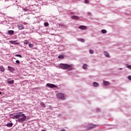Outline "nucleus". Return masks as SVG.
Returning a JSON list of instances; mask_svg holds the SVG:
<instances>
[{
    "mask_svg": "<svg viewBox=\"0 0 131 131\" xmlns=\"http://www.w3.org/2000/svg\"><path fill=\"white\" fill-rule=\"evenodd\" d=\"M25 119H26V116H25V115L22 112L18 113V122H22L23 121H25Z\"/></svg>",
    "mask_w": 131,
    "mask_h": 131,
    "instance_id": "f257e3e1",
    "label": "nucleus"
},
{
    "mask_svg": "<svg viewBox=\"0 0 131 131\" xmlns=\"http://www.w3.org/2000/svg\"><path fill=\"white\" fill-rule=\"evenodd\" d=\"M56 96L58 99L64 100L65 99V95L62 93H58L56 94Z\"/></svg>",
    "mask_w": 131,
    "mask_h": 131,
    "instance_id": "f03ea898",
    "label": "nucleus"
},
{
    "mask_svg": "<svg viewBox=\"0 0 131 131\" xmlns=\"http://www.w3.org/2000/svg\"><path fill=\"white\" fill-rule=\"evenodd\" d=\"M46 86L48 88H50V89H54L55 88H58L56 85H55L54 84H51V83H47L46 85Z\"/></svg>",
    "mask_w": 131,
    "mask_h": 131,
    "instance_id": "7ed1b4c3",
    "label": "nucleus"
},
{
    "mask_svg": "<svg viewBox=\"0 0 131 131\" xmlns=\"http://www.w3.org/2000/svg\"><path fill=\"white\" fill-rule=\"evenodd\" d=\"M66 69L67 70H72V69H73V67L72 65L66 64Z\"/></svg>",
    "mask_w": 131,
    "mask_h": 131,
    "instance_id": "20e7f679",
    "label": "nucleus"
},
{
    "mask_svg": "<svg viewBox=\"0 0 131 131\" xmlns=\"http://www.w3.org/2000/svg\"><path fill=\"white\" fill-rule=\"evenodd\" d=\"M95 127H96V125L90 124L86 127V129H92V128H94Z\"/></svg>",
    "mask_w": 131,
    "mask_h": 131,
    "instance_id": "39448f33",
    "label": "nucleus"
},
{
    "mask_svg": "<svg viewBox=\"0 0 131 131\" xmlns=\"http://www.w3.org/2000/svg\"><path fill=\"white\" fill-rule=\"evenodd\" d=\"M79 28L82 30H86L88 29V27L85 26H80L79 27Z\"/></svg>",
    "mask_w": 131,
    "mask_h": 131,
    "instance_id": "423d86ee",
    "label": "nucleus"
},
{
    "mask_svg": "<svg viewBox=\"0 0 131 131\" xmlns=\"http://www.w3.org/2000/svg\"><path fill=\"white\" fill-rule=\"evenodd\" d=\"M59 67L62 69H66V64L61 63L59 64Z\"/></svg>",
    "mask_w": 131,
    "mask_h": 131,
    "instance_id": "0eeeda50",
    "label": "nucleus"
},
{
    "mask_svg": "<svg viewBox=\"0 0 131 131\" xmlns=\"http://www.w3.org/2000/svg\"><path fill=\"white\" fill-rule=\"evenodd\" d=\"M8 68L9 70H10V71H11V72H14V71H15V69H14V68H13L11 66H8Z\"/></svg>",
    "mask_w": 131,
    "mask_h": 131,
    "instance_id": "6e6552de",
    "label": "nucleus"
},
{
    "mask_svg": "<svg viewBox=\"0 0 131 131\" xmlns=\"http://www.w3.org/2000/svg\"><path fill=\"white\" fill-rule=\"evenodd\" d=\"M8 83H9L10 84H13L14 83V80H11V79H8L7 80Z\"/></svg>",
    "mask_w": 131,
    "mask_h": 131,
    "instance_id": "1a4fd4ad",
    "label": "nucleus"
},
{
    "mask_svg": "<svg viewBox=\"0 0 131 131\" xmlns=\"http://www.w3.org/2000/svg\"><path fill=\"white\" fill-rule=\"evenodd\" d=\"M103 84L105 86H107L108 85H110V82L109 81H103Z\"/></svg>",
    "mask_w": 131,
    "mask_h": 131,
    "instance_id": "9d476101",
    "label": "nucleus"
},
{
    "mask_svg": "<svg viewBox=\"0 0 131 131\" xmlns=\"http://www.w3.org/2000/svg\"><path fill=\"white\" fill-rule=\"evenodd\" d=\"M104 56H105V57H107V58H110V54H109V53L107 52L104 51Z\"/></svg>",
    "mask_w": 131,
    "mask_h": 131,
    "instance_id": "9b49d317",
    "label": "nucleus"
},
{
    "mask_svg": "<svg viewBox=\"0 0 131 131\" xmlns=\"http://www.w3.org/2000/svg\"><path fill=\"white\" fill-rule=\"evenodd\" d=\"M40 105L42 107V108H46V104H45V103H43L42 101L40 102Z\"/></svg>",
    "mask_w": 131,
    "mask_h": 131,
    "instance_id": "f8f14e48",
    "label": "nucleus"
},
{
    "mask_svg": "<svg viewBox=\"0 0 131 131\" xmlns=\"http://www.w3.org/2000/svg\"><path fill=\"white\" fill-rule=\"evenodd\" d=\"M72 19H74V20H78L79 19V17L78 16L73 15L72 16Z\"/></svg>",
    "mask_w": 131,
    "mask_h": 131,
    "instance_id": "ddd939ff",
    "label": "nucleus"
},
{
    "mask_svg": "<svg viewBox=\"0 0 131 131\" xmlns=\"http://www.w3.org/2000/svg\"><path fill=\"white\" fill-rule=\"evenodd\" d=\"M8 32V34H9L10 35H13V34H14V31L13 30H9Z\"/></svg>",
    "mask_w": 131,
    "mask_h": 131,
    "instance_id": "4468645a",
    "label": "nucleus"
},
{
    "mask_svg": "<svg viewBox=\"0 0 131 131\" xmlns=\"http://www.w3.org/2000/svg\"><path fill=\"white\" fill-rule=\"evenodd\" d=\"M18 29H20V30H22V29H24V26L23 25H19L18 27Z\"/></svg>",
    "mask_w": 131,
    "mask_h": 131,
    "instance_id": "2eb2a0df",
    "label": "nucleus"
},
{
    "mask_svg": "<svg viewBox=\"0 0 131 131\" xmlns=\"http://www.w3.org/2000/svg\"><path fill=\"white\" fill-rule=\"evenodd\" d=\"M78 40L79 41H81V42H85V40L84 39H82V38H78Z\"/></svg>",
    "mask_w": 131,
    "mask_h": 131,
    "instance_id": "dca6fc26",
    "label": "nucleus"
},
{
    "mask_svg": "<svg viewBox=\"0 0 131 131\" xmlns=\"http://www.w3.org/2000/svg\"><path fill=\"white\" fill-rule=\"evenodd\" d=\"M18 113H16V115L14 114V118H13V119H18Z\"/></svg>",
    "mask_w": 131,
    "mask_h": 131,
    "instance_id": "f3484780",
    "label": "nucleus"
},
{
    "mask_svg": "<svg viewBox=\"0 0 131 131\" xmlns=\"http://www.w3.org/2000/svg\"><path fill=\"white\" fill-rule=\"evenodd\" d=\"M7 126L8 127H12L13 126V123H10L7 124Z\"/></svg>",
    "mask_w": 131,
    "mask_h": 131,
    "instance_id": "a211bd4d",
    "label": "nucleus"
},
{
    "mask_svg": "<svg viewBox=\"0 0 131 131\" xmlns=\"http://www.w3.org/2000/svg\"><path fill=\"white\" fill-rule=\"evenodd\" d=\"M93 85H94V86H99V83H98L97 82H94L93 83Z\"/></svg>",
    "mask_w": 131,
    "mask_h": 131,
    "instance_id": "6ab92c4d",
    "label": "nucleus"
},
{
    "mask_svg": "<svg viewBox=\"0 0 131 131\" xmlns=\"http://www.w3.org/2000/svg\"><path fill=\"white\" fill-rule=\"evenodd\" d=\"M0 71L2 72H4V71H5V68H4V67H3V66L0 67Z\"/></svg>",
    "mask_w": 131,
    "mask_h": 131,
    "instance_id": "aec40b11",
    "label": "nucleus"
},
{
    "mask_svg": "<svg viewBox=\"0 0 131 131\" xmlns=\"http://www.w3.org/2000/svg\"><path fill=\"white\" fill-rule=\"evenodd\" d=\"M11 43H12L13 45H18L19 43L16 42V41H10Z\"/></svg>",
    "mask_w": 131,
    "mask_h": 131,
    "instance_id": "412c9836",
    "label": "nucleus"
},
{
    "mask_svg": "<svg viewBox=\"0 0 131 131\" xmlns=\"http://www.w3.org/2000/svg\"><path fill=\"white\" fill-rule=\"evenodd\" d=\"M88 68V64H84L83 66V69H87Z\"/></svg>",
    "mask_w": 131,
    "mask_h": 131,
    "instance_id": "4be33fe9",
    "label": "nucleus"
},
{
    "mask_svg": "<svg viewBox=\"0 0 131 131\" xmlns=\"http://www.w3.org/2000/svg\"><path fill=\"white\" fill-rule=\"evenodd\" d=\"M24 43H25V45H28V43H29V41H28V40H25L24 41Z\"/></svg>",
    "mask_w": 131,
    "mask_h": 131,
    "instance_id": "5701e85b",
    "label": "nucleus"
},
{
    "mask_svg": "<svg viewBox=\"0 0 131 131\" xmlns=\"http://www.w3.org/2000/svg\"><path fill=\"white\" fill-rule=\"evenodd\" d=\"M58 59H64V55H59L58 56Z\"/></svg>",
    "mask_w": 131,
    "mask_h": 131,
    "instance_id": "b1692460",
    "label": "nucleus"
},
{
    "mask_svg": "<svg viewBox=\"0 0 131 131\" xmlns=\"http://www.w3.org/2000/svg\"><path fill=\"white\" fill-rule=\"evenodd\" d=\"M10 118H11L12 119H14L15 114H10Z\"/></svg>",
    "mask_w": 131,
    "mask_h": 131,
    "instance_id": "393cba45",
    "label": "nucleus"
},
{
    "mask_svg": "<svg viewBox=\"0 0 131 131\" xmlns=\"http://www.w3.org/2000/svg\"><path fill=\"white\" fill-rule=\"evenodd\" d=\"M102 33H107V31L106 30H101Z\"/></svg>",
    "mask_w": 131,
    "mask_h": 131,
    "instance_id": "a878e982",
    "label": "nucleus"
},
{
    "mask_svg": "<svg viewBox=\"0 0 131 131\" xmlns=\"http://www.w3.org/2000/svg\"><path fill=\"white\" fill-rule=\"evenodd\" d=\"M15 57H19V58H22V56L20 54L15 55Z\"/></svg>",
    "mask_w": 131,
    "mask_h": 131,
    "instance_id": "bb28decb",
    "label": "nucleus"
},
{
    "mask_svg": "<svg viewBox=\"0 0 131 131\" xmlns=\"http://www.w3.org/2000/svg\"><path fill=\"white\" fill-rule=\"evenodd\" d=\"M126 66L127 68H129V69H131V66H129L128 64H126Z\"/></svg>",
    "mask_w": 131,
    "mask_h": 131,
    "instance_id": "cd10ccee",
    "label": "nucleus"
},
{
    "mask_svg": "<svg viewBox=\"0 0 131 131\" xmlns=\"http://www.w3.org/2000/svg\"><path fill=\"white\" fill-rule=\"evenodd\" d=\"M45 26H46V27H48V26H49V23H45Z\"/></svg>",
    "mask_w": 131,
    "mask_h": 131,
    "instance_id": "c85d7f7f",
    "label": "nucleus"
},
{
    "mask_svg": "<svg viewBox=\"0 0 131 131\" xmlns=\"http://www.w3.org/2000/svg\"><path fill=\"white\" fill-rule=\"evenodd\" d=\"M29 47H30V48H33V45H32L31 43H29Z\"/></svg>",
    "mask_w": 131,
    "mask_h": 131,
    "instance_id": "c756f323",
    "label": "nucleus"
},
{
    "mask_svg": "<svg viewBox=\"0 0 131 131\" xmlns=\"http://www.w3.org/2000/svg\"><path fill=\"white\" fill-rule=\"evenodd\" d=\"M84 3L85 4H89L90 1L89 0H85Z\"/></svg>",
    "mask_w": 131,
    "mask_h": 131,
    "instance_id": "7c9ffc66",
    "label": "nucleus"
},
{
    "mask_svg": "<svg viewBox=\"0 0 131 131\" xmlns=\"http://www.w3.org/2000/svg\"><path fill=\"white\" fill-rule=\"evenodd\" d=\"M89 52L90 53V54H94V50H90L89 51Z\"/></svg>",
    "mask_w": 131,
    "mask_h": 131,
    "instance_id": "2f4dec72",
    "label": "nucleus"
},
{
    "mask_svg": "<svg viewBox=\"0 0 131 131\" xmlns=\"http://www.w3.org/2000/svg\"><path fill=\"white\" fill-rule=\"evenodd\" d=\"M15 63H17V64H20V61L18 60L15 61Z\"/></svg>",
    "mask_w": 131,
    "mask_h": 131,
    "instance_id": "473e14b6",
    "label": "nucleus"
},
{
    "mask_svg": "<svg viewBox=\"0 0 131 131\" xmlns=\"http://www.w3.org/2000/svg\"><path fill=\"white\" fill-rule=\"evenodd\" d=\"M128 78L129 80H131V76H129L128 77Z\"/></svg>",
    "mask_w": 131,
    "mask_h": 131,
    "instance_id": "72a5a7b5",
    "label": "nucleus"
},
{
    "mask_svg": "<svg viewBox=\"0 0 131 131\" xmlns=\"http://www.w3.org/2000/svg\"><path fill=\"white\" fill-rule=\"evenodd\" d=\"M49 108L51 110H52V106L49 105Z\"/></svg>",
    "mask_w": 131,
    "mask_h": 131,
    "instance_id": "f704fd0d",
    "label": "nucleus"
},
{
    "mask_svg": "<svg viewBox=\"0 0 131 131\" xmlns=\"http://www.w3.org/2000/svg\"><path fill=\"white\" fill-rule=\"evenodd\" d=\"M24 10V11H27V9H25Z\"/></svg>",
    "mask_w": 131,
    "mask_h": 131,
    "instance_id": "c9c22d12",
    "label": "nucleus"
},
{
    "mask_svg": "<svg viewBox=\"0 0 131 131\" xmlns=\"http://www.w3.org/2000/svg\"><path fill=\"white\" fill-rule=\"evenodd\" d=\"M101 110H100V109H98L97 110V111H100Z\"/></svg>",
    "mask_w": 131,
    "mask_h": 131,
    "instance_id": "e433bc0d",
    "label": "nucleus"
},
{
    "mask_svg": "<svg viewBox=\"0 0 131 131\" xmlns=\"http://www.w3.org/2000/svg\"><path fill=\"white\" fill-rule=\"evenodd\" d=\"M61 131H65L64 129H62Z\"/></svg>",
    "mask_w": 131,
    "mask_h": 131,
    "instance_id": "4c0bfd02",
    "label": "nucleus"
},
{
    "mask_svg": "<svg viewBox=\"0 0 131 131\" xmlns=\"http://www.w3.org/2000/svg\"><path fill=\"white\" fill-rule=\"evenodd\" d=\"M0 95H2V92L0 91Z\"/></svg>",
    "mask_w": 131,
    "mask_h": 131,
    "instance_id": "58836bf2",
    "label": "nucleus"
},
{
    "mask_svg": "<svg viewBox=\"0 0 131 131\" xmlns=\"http://www.w3.org/2000/svg\"><path fill=\"white\" fill-rule=\"evenodd\" d=\"M120 70H122V68H120Z\"/></svg>",
    "mask_w": 131,
    "mask_h": 131,
    "instance_id": "ea45409f",
    "label": "nucleus"
},
{
    "mask_svg": "<svg viewBox=\"0 0 131 131\" xmlns=\"http://www.w3.org/2000/svg\"><path fill=\"white\" fill-rule=\"evenodd\" d=\"M88 14H89V15H91V13H90V12H89Z\"/></svg>",
    "mask_w": 131,
    "mask_h": 131,
    "instance_id": "a19ab883",
    "label": "nucleus"
}]
</instances>
